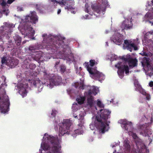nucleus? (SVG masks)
Segmentation results:
<instances>
[{
  "mask_svg": "<svg viewBox=\"0 0 153 153\" xmlns=\"http://www.w3.org/2000/svg\"><path fill=\"white\" fill-rule=\"evenodd\" d=\"M46 137L47 138L48 143H42L41 145V148L45 151L49 150L47 153H61L60 145L58 143H54L52 142L53 140V137L45 134L44 138L46 139Z\"/></svg>",
  "mask_w": 153,
  "mask_h": 153,
  "instance_id": "nucleus-1",
  "label": "nucleus"
},
{
  "mask_svg": "<svg viewBox=\"0 0 153 153\" xmlns=\"http://www.w3.org/2000/svg\"><path fill=\"white\" fill-rule=\"evenodd\" d=\"M110 114V112L106 109L100 110V119L98 117H97V120L99 122V130L100 133L103 134L108 130V125L106 123V120Z\"/></svg>",
  "mask_w": 153,
  "mask_h": 153,
  "instance_id": "nucleus-2",
  "label": "nucleus"
},
{
  "mask_svg": "<svg viewBox=\"0 0 153 153\" xmlns=\"http://www.w3.org/2000/svg\"><path fill=\"white\" fill-rule=\"evenodd\" d=\"M9 101L7 96L4 94L0 97V108L2 113H5L7 111L5 109L9 105Z\"/></svg>",
  "mask_w": 153,
  "mask_h": 153,
  "instance_id": "nucleus-3",
  "label": "nucleus"
},
{
  "mask_svg": "<svg viewBox=\"0 0 153 153\" xmlns=\"http://www.w3.org/2000/svg\"><path fill=\"white\" fill-rule=\"evenodd\" d=\"M115 66L118 69L117 72L118 74L121 78L123 77L124 71L126 74L129 73V71L128 66L122 62H119L117 64L115 65Z\"/></svg>",
  "mask_w": 153,
  "mask_h": 153,
  "instance_id": "nucleus-4",
  "label": "nucleus"
},
{
  "mask_svg": "<svg viewBox=\"0 0 153 153\" xmlns=\"http://www.w3.org/2000/svg\"><path fill=\"white\" fill-rule=\"evenodd\" d=\"M71 123L69 120H65L62 123V126L59 128V135L60 136L63 135L66 132V131L69 129Z\"/></svg>",
  "mask_w": 153,
  "mask_h": 153,
  "instance_id": "nucleus-5",
  "label": "nucleus"
},
{
  "mask_svg": "<svg viewBox=\"0 0 153 153\" xmlns=\"http://www.w3.org/2000/svg\"><path fill=\"white\" fill-rule=\"evenodd\" d=\"M88 63H86V66L87 69L90 74L92 75L93 76L97 77L98 78H101L102 79H104V75L101 73L99 72L97 70L93 71L91 70V69L89 67Z\"/></svg>",
  "mask_w": 153,
  "mask_h": 153,
  "instance_id": "nucleus-6",
  "label": "nucleus"
},
{
  "mask_svg": "<svg viewBox=\"0 0 153 153\" xmlns=\"http://www.w3.org/2000/svg\"><path fill=\"white\" fill-rule=\"evenodd\" d=\"M122 35L118 33H116L111 37V39L114 42L118 45L122 44Z\"/></svg>",
  "mask_w": 153,
  "mask_h": 153,
  "instance_id": "nucleus-7",
  "label": "nucleus"
},
{
  "mask_svg": "<svg viewBox=\"0 0 153 153\" xmlns=\"http://www.w3.org/2000/svg\"><path fill=\"white\" fill-rule=\"evenodd\" d=\"M124 43L126 45V47L128 50L131 52V51L132 49L134 48L135 50L137 49V48L134 44L132 43L131 41L129 40H126L124 41Z\"/></svg>",
  "mask_w": 153,
  "mask_h": 153,
  "instance_id": "nucleus-8",
  "label": "nucleus"
},
{
  "mask_svg": "<svg viewBox=\"0 0 153 153\" xmlns=\"http://www.w3.org/2000/svg\"><path fill=\"white\" fill-rule=\"evenodd\" d=\"M124 59L125 61L128 62L130 67H133L137 65V60L135 59L129 57L124 58Z\"/></svg>",
  "mask_w": 153,
  "mask_h": 153,
  "instance_id": "nucleus-9",
  "label": "nucleus"
},
{
  "mask_svg": "<svg viewBox=\"0 0 153 153\" xmlns=\"http://www.w3.org/2000/svg\"><path fill=\"white\" fill-rule=\"evenodd\" d=\"M132 24L131 22L128 20L124 21L121 26V28L123 30L130 29L132 28Z\"/></svg>",
  "mask_w": 153,
  "mask_h": 153,
  "instance_id": "nucleus-10",
  "label": "nucleus"
},
{
  "mask_svg": "<svg viewBox=\"0 0 153 153\" xmlns=\"http://www.w3.org/2000/svg\"><path fill=\"white\" fill-rule=\"evenodd\" d=\"M31 15L30 16H26V22L29 21V20H28L30 19V22L35 23L38 20V18L36 16V12H32Z\"/></svg>",
  "mask_w": 153,
  "mask_h": 153,
  "instance_id": "nucleus-11",
  "label": "nucleus"
},
{
  "mask_svg": "<svg viewBox=\"0 0 153 153\" xmlns=\"http://www.w3.org/2000/svg\"><path fill=\"white\" fill-rule=\"evenodd\" d=\"M91 93H85V96H87L88 98V103L90 106H92L94 103L93 98L91 95Z\"/></svg>",
  "mask_w": 153,
  "mask_h": 153,
  "instance_id": "nucleus-12",
  "label": "nucleus"
},
{
  "mask_svg": "<svg viewBox=\"0 0 153 153\" xmlns=\"http://www.w3.org/2000/svg\"><path fill=\"white\" fill-rule=\"evenodd\" d=\"M51 1L53 2L54 4H55V3L56 4L59 3L60 5L62 6L63 5L68 4V3H69L71 2V1H66V0H63L61 2H58L56 0H51Z\"/></svg>",
  "mask_w": 153,
  "mask_h": 153,
  "instance_id": "nucleus-13",
  "label": "nucleus"
},
{
  "mask_svg": "<svg viewBox=\"0 0 153 153\" xmlns=\"http://www.w3.org/2000/svg\"><path fill=\"white\" fill-rule=\"evenodd\" d=\"M92 92L90 91L88 93L90 92L91 93V95H95L98 92L99 90L98 88L96 87H93L92 88Z\"/></svg>",
  "mask_w": 153,
  "mask_h": 153,
  "instance_id": "nucleus-14",
  "label": "nucleus"
},
{
  "mask_svg": "<svg viewBox=\"0 0 153 153\" xmlns=\"http://www.w3.org/2000/svg\"><path fill=\"white\" fill-rule=\"evenodd\" d=\"M135 86L137 88V90L139 91L140 93H142L143 94L145 95L146 94V92L142 88L141 86L139 84H137L135 85Z\"/></svg>",
  "mask_w": 153,
  "mask_h": 153,
  "instance_id": "nucleus-15",
  "label": "nucleus"
},
{
  "mask_svg": "<svg viewBox=\"0 0 153 153\" xmlns=\"http://www.w3.org/2000/svg\"><path fill=\"white\" fill-rule=\"evenodd\" d=\"M88 63V62H85V66H86V63ZM97 64V63L95 62V61L94 60H91L90 61V63L89 64H88V65L89 66V67L91 69V70H93V71H95L96 70H95L92 68V67H93L95 64ZM86 67V66H85ZM87 68V67H86Z\"/></svg>",
  "mask_w": 153,
  "mask_h": 153,
  "instance_id": "nucleus-16",
  "label": "nucleus"
},
{
  "mask_svg": "<svg viewBox=\"0 0 153 153\" xmlns=\"http://www.w3.org/2000/svg\"><path fill=\"white\" fill-rule=\"evenodd\" d=\"M90 4L86 3L85 4V11L90 14L91 13L90 12Z\"/></svg>",
  "mask_w": 153,
  "mask_h": 153,
  "instance_id": "nucleus-17",
  "label": "nucleus"
},
{
  "mask_svg": "<svg viewBox=\"0 0 153 153\" xmlns=\"http://www.w3.org/2000/svg\"><path fill=\"white\" fill-rule=\"evenodd\" d=\"M61 79L60 78L59 79V80L58 81V82H56V81H53L52 79L50 80V85L53 86L54 85H58L59 84V83L61 82Z\"/></svg>",
  "mask_w": 153,
  "mask_h": 153,
  "instance_id": "nucleus-18",
  "label": "nucleus"
},
{
  "mask_svg": "<svg viewBox=\"0 0 153 153\" xmlns=\"http://www.w3.org/2000/svg\"><path fill=\"white\" fill-rule=\"evenodd\" d=\"M19 93L23 97H24L26 95L27 92L25 88H22L19 91Z\"/></svg>",
  "mask_w": 153,
  "mask_h": 153,
  "instance_id": "nucleus-19",
  "label": "nucleus"
},
{
  "mask_svg": "<svg viewBox=\"0 0 153 153\" xmlns=\"http://www.w3.org/2000/svg\"><path fill=\"white\" fill-rule=\"evenodd\" d=\"M76 100L79 104H81L84 102L85 98L84 97H79Z\"/></svg>",
  "mask_w": 153,
  "mask_h": 153,
  "instance_id": "nucleus-20",
  "label": "nucleus"
},
{
  "mask_svg": "<svg viewBox=\"0 0 153 153\" xmlns=\"http://www.w3.org/2000/svg\"><path fill=\"white\" fill-rule=\"evenodd\" d=\"M97 105L100 108H103L104 107L103 105L102 104L101 102L99 100H97Z\"/></svg>",
  "mask_w": 153,
  "mask_h": 153,
  "instance_id": "nucleus-21",
  "label": "nucleus"
},
{
  "mask_svg": "<svg viewBox=\"0 0 153 153\" xmlns=\"http://www.w3.org/2000/svg\"><path fill=\"white\" fill-rule=\"evenodd\" d=\"M91 8L94 11L97 12L98 13H99V10L97 8V7L94 6V5H91Z\"/></svg>",
  "mask_w": 153,
  "mask_h": 153,
  "instance_id": "nucleus-22",
  "label": "nucleus"
},
{
  "mask_svg": "<svg viewBox=\"0 0 153 153\" xmlns=\"http://www.w3.org/2000/svg\"><path fill=\"white\" fill-rule=\"evenodd\" d=\"M84 114H83V113H82L81 114H80L78 116L79 120H82L84 119Z\"/></svg>",
  "mask_w": 153,
  "mask_h": 153,
  "instance_id": "nucleus-23",
  "label": "nucleus"
},
{
  "mask_svg": "<svg viewBox=\"0 0 153 153\" xmlns=\"http://www.w3.org/2000/svg\"><path fill=\"white\" fill-rule=\"evenodd\" d=\"M123 123L125 125V127H127L128 125H130V126L131 125L132 123L131 122H127L126 123Z\"/></svg>",
  "mask_w": 153,
  "mask_h": 153,
  "instance_id": "nucleus-24",
  "label": "nucleus"
},
{
  "mask_svg": "<svg viewBox=\"0 0 153 153\" xmlns=\"http://www.w3.org/2000/svg\"><path fill=\"white\" fill-rule=\"evenodd\" d=\"M65 67L63 66H61L60 67V70L62 72H64L65 71Z\"/></svg>",
  "mask_w": 153,
  "mask_h": 153,
  "instance_id": "nucleus-25",
  "label": "nucleus"
},
{
  "mask_svg": "<svg viewBox=\"0 0 153 153\" xmlns=\"http://www.w3.org/2000/svg\"><path fill=\"white\" fill-rule=\"evenodd\" d=\"M6 59L5 57H3L2 58L1 62L2 64H4L6 63Z\"/></svg>",
  "mask_w": 153,
  "mask_h": 153,
  "instance_id": "nucleus-26",
  "label": "nucleus"
},
{
  "mask_svg": "<svg viewBox=\"0 0 153 153\" xmlns=\"http://www.w3.org/2000/svg\"><path fill=\"white\" fill-rule=\"evenodd\" d=\"M124 146L127 149H128L130 148V145L129 144L128 142H127L126 143L124 144Z\"/></svg>",
  "mask_w": 153,
  "mask_h": 153,
  "instance_id": "nucleus-27",
  "label": "nucleus"
},
{
  "mask_svg": "<svg viewBox=\"0 0 153 153\" xmlns=\"http://www.w3.org/2000/svg\"><path fill=\"white\" fill-rule=\"evenodd\" d=\"M21 42V39L20 38H19L18 40L17 41L16 40V44L18 45H20Z\"/></svg>",
  "mask_w": 153,
  "mask_h": 153,
  "instance_id": "nucleus-28",
  "label": "nucleus"
},
{
  "mask_svg": "<svg viewBox=\"0 0 153 153\" xmlns=\"http://www.w3.org/2000/svg\"><path fill=\"white\" fill-rule=\"evenodd\" d=\"M6 2L4 1V0H3L2 2L1 3V4L2 6H5L6 5Z\"/></svg>",
  "mask_w": 153,
  "mask_h": 153,
  "instance_id": "nucleus-29",
  "label": "nucleus"
},
{
  "mask_svg": "<svg viewBox=\"0 0 153 153\" xmlns=\"http://www.w3.org/2000/svg\"><path fill=\"white\" fill-rule=\"evenodd\" d=\"M146 35H153V31H150L149 32H148L147 33H146Z\"/></svg>",
  "mask_w": 153,
  "mask_h": 153,
  "instance_id": "nucleus-30",
  "label": "nucleus"
},
{
  "mask_svg": "<svg viewBox=\"0 0 153 153\" xmlns=\"http://www.w3.org/2000/svg\"><path fill=\"white\" fill-rule=\"evenodd\" d=\"M131 135L132 136V137L134 139H136L137 137V136L135 134L132 133L131 134Z\"/></svg>",
  "mask_w": 153,
  "mask_h": 153,
  "instance_id": "nucleus-31",
  "label": "nucleus"
},
{
  "mask_svg": "<svg viewBox=\"0 0 153 153\" xmlns=\"http://www.w3.org/2000/svg\"><path fill=\"white\" fill-rule=\"evenodd\" d=\"M90 128L92 130H93L94 129V125L93 124H91L90 125Z\"/></svg>",
  "mask_w": 153,
  "mask_h": 153,
  "instance_id": "nucleus-32",
  "label": "nucleus"
},
{
  "mask_svg": "<svg viewBox=\"0 0 153 153\" xmlns=\"http://www.w3.org/2000/svg\"><path fill=\"white\" fill-rule=\"evenodd\" d=\"M149 85L151 87H152L153 86V82L151 81L149 83Z\"/></svg>",
  "mask_w": 153,
  "mask_h": 153,
  "instance_id": "nucleus-33",
  "label": "nucleus"
},
{
  "mask_svg": "<svg viewBox=\"0 0 153 153\" xmlns=\"http://www.w3.org/2000/svg\"><path fill=\"white\" fill-rule=\"evenodd\" d=\"M15 0H8L7 1V3L8 4H10L12 3Z\"/></svg>",
  "mask_w": 153,
  "mask_h": 153,
  "instance_id": "nucleus-34",
  "label": "nucleus"
},
{
  "mask_svg": "<svg viewBox=\"0 0 153 153\" xmlns=\"http://www.w3.org/2000/svg\"><path fill=\"white\" fill-rule=\"evenodd\" d=\"M112 56H114V58H113L112 57H111V59L112 60H114V59H115L116 57H117V56L115 55H112Z\"/></svg>",
  "mask_w": 153,
  "mask_h": 153,
  "instance_id": "nucleus-35",
  "label": "nucleus"
},
{
  "mask_svg": "<svg viewBox=\"0 0 153 153\" xmlns=\"http://www.w3.org/2000/svg\"><path fill=\"white\" fill-rule=\"evenodd\" d=\"M34 48L33 47H30L29 48V50H32L34 49Z\"/></svg>",
  "mask_w": 153,
  "mask_h": 153,
  "instance_id": "nucleus-36",
  "label": "nucleus"
},
{
  "mask_svg": "<svg viewBox=\"0 0 153 153\" xmlns=\"http://www.w3.org/2000/svg\"><path fill=\"white\" fill-rule=\"evenodd\" d=\"M68 58H65V59H67V60L70 61V60H71V58H72V57H71H71H70L69 56V57H68Z\"/></svg>",
  "mask_w": 153,
  "mask_h": 153,
  "instance_id": "nucleus-37",
  "label": "nucleus"
},
{
  "mask_svg": "<svg viewBox=\"0 0 153 153\" xmlns=\"http://www.w3.org/2000/svg\"><path fill=\"white\" fill-rule=\"evenodd\" d=\"M56 111H55V112L53 111V112L52 113V115H53V116H55V114H56Z\"/></svg>",
  "mask_w": 153,
  "mask_h": 153,
  "instance_id": "nucleus-38",
  "label": "nucleus"
},
{
  "mask_svg": "<svg viewBox=\"0 0 153 153\" xmlns=\"http://www.w3.org/2000/svg\"><path fill=\"white\" fill-rule=\"evenodd\" d=\"M146 98L147 100H149L150 99V97L149 96H147L146 97Z\"/></svg>",
  "mask_w": 153,
  "mask_h": 153,
  "instance_id": "nucleus-39",
  "label": "nucleus"
},
{
  "mask_svg": "<svg viewBox=\"0 0 153 153\" xmlns=\"http://www.w3.org/2000/svg\"><path fill=\"white\" fill-rule=\"evenodd\" d=\"M61 10L60 9H59L58 10L57 13L58 14H59L61 12Z\"/></svg>",
  "mask_w": 153,
  "mask_h": 153,
  "instance_id": "nucleus-40",
  "label": "nucleus"
},
{
  "mask_svg": "<svg viewBox=\"0 0 153 153\" xmlns=\"http://www.w3.org/2000/svg\"><path fill=\"white\" fill-rule=\"evenodd\" d=\"M71 8H70V7H69L68 8V10H71Z\"/></svg>",
  "mask_w": 153,
  "mask_h": 153,
  "instance_id": "nucleus-41",
  "label": "nucleus"
},
{
  "mask_svg": "<svg viewBox=\"0 0 153 153\" xmlns=\"http://www.w3.org/2000/svg\"><path fill=\"white\" fill-rule=\"evenodd\" d=\"M106 45H107L108 46V43L107 42H106Z\"/></svg>",
  "mask_w": 153,
  "mask_h": 153,
  "instance_id": "nucleus-42",
  "label": "nucleus"
},
{
  "mask_svg": "<svg viewBox=\"0 0 153 153\" xmlns=\"http://www.w3.org/2000/svg\"><path fill=\"white\" fill-rule=\"evenodd\" d=\"M72 13H75V12L74 11H72L71 12Z\"/></svg>",
  "mask_w": 153,
  "mask_h": 153,
  "instance_id": "nucleus-43",
  "label": "nucleus"
},
{
  "mask_svg": "<svg viewBox=\"0 0 153 153\" xmlns=\"http://www.w3.org/2000/svg\"><path fill=\"white\" fill-rule=\"evenodd\" d=\"M77 105L76 104H74V105H75V106H76V105Z\"/></svg>",
  "mask_w": 153,
  "mask_h": 153,
  "instance_id": "nucleus-44",
  "label": "nucleus"
},
{
  "mask_svg": "<svg viewBox=\"0 0 153 153\" xmlns=\"http://www.w3.org/2000/svg\"><path fill=\"white\" fill-rule=\"evenodd\" d=\"M152 5H153V0H152Z\"/></svg>",
  "mask_w": 153,
  "mask_h": 153,
  "instance_id": "nucleus-45",
  "label": "nucleus"
},
{
  "mask_svg": "<svg viewBox=\"0 0 153 153\" xmlns=\"http://www.w3.org/2000/svg\"><path fill=\"white\" fill-rule=\"evenodd\" d=\"M43 36H45V34H44V35H43Z\"/></svg>",
  "mask_w": 153,
  "mask_h": 153,
  "instance_id": "nucleus-46",
  "label": "nucleus"
},
{
  "mask_svg": "<svg viewBox=\"0 0 153 153\" xmlns=\"http://www.w3.org/2000/svg\"><path fill=\"white\" fill-rule=\"evenodd\" d=\"M72 3L73 4H74V2L73 1H71Z\"/></svg>",
  "mask_w": 153,
  "mask_h": 153,
  "instance_id": "nucleus-47",
  "label": "nucleus"
},
{
  "mask_svg": "<svg viewBox=\"0 0 153 153\" xmlns=\"http://www.w3.org/2000/svg\"><path fill=\"white\" fill-rule=\"evenodd\" d=\"M87 17H86L85 19H87ZM83 19H85V18H83Z\"/></svg>",
  "mask_w": 153,
  "mask_h": 153,
  "instance_id": "nucleus-48",
  "label": "nucleus"
},
{
  "mask_svg": "<svg viewBox=\"0 0 153 153\" xmlns=\"http://www.w3.org/2000/svg\"><path fill=\"white\" fill-rule=\"evenodd\" d=\"M125 128H126L125 127ZM126 129V130H128V129Z\"/></svg>",
  "mask_w": 153,
  "mask_h": 153,
  "instance_id": "nucleus-49",
  "label": "nucleus"
},
{
  "mask_svg": "<svg viewBox=\"0 0 153 153\" xmlns=\"http://www.w3.org/2000/svg\"><path fill=\"white\" fill-rule=\"evenodd\" d=\"M152 25H153V22L152 23Z\"/></svg>",
  "mask_w": 153,
  "mask_h": 153,
  "instance_id": "nucleus-50",
  "label": "nucleus"
},
{
  "mask_svg": "<svg viewBox=\"0 0 153 153\" xmlns=\"http://www.w3.org/2000/svg\"><path fill=\"white\" fill-rule=\"evenodd\" d=\"M83 123V122H82V123Z\"/></svg>",
  "mask_w": 153,
  "mask_h": 153,
  "instance_id": "nucleus-51",
  "label": "nucleus"
},
{
  "mask_svg": "<svg viewBox=\"0 0 153 153\" xmlns=\"http://www.w3.org/2000/svg\"><path fill=\"white\" fill-rule=\"evenodd\" d=\"M128 55H127V56L128 57ZM129 56H130V55H129Z\"/></svg>",
  "mask_w": 153,
  "mask_h": 153,
  "instance_id": "nucleus-52",
  "label": "nucleus"
},
{
  "mask_svg": "<svg viewBox=\"0 0 153 153\" xmlns=\"http://www.w3.org/2000/svg\"><path fill=\"white\" fill-rule=\"evenodd\" d=\"M77 116H76V117H76Z\"/></svg>",
  "mask_w": 153,
  "mask_h": 153,
  "instance_id": "nucleus-53",
  "label": "nucleus"
},
{
  "mask_svg": "<svg viewBox=\"0 0 153 153\" xmlns=\"http://www.w3.org/2000/svg\"><path fill=\"white\" fill-rule=\"evenodd\" d=\"M152 89H153V88H152Z\"/></svg>",
  "mask_w": 153,
  "mask_h": 153,
  "instance_id": "nucleus-54",
  "label": "nucleus"
}]
</instances>
